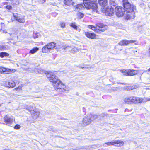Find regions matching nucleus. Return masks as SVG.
<instances>
[{
	"instance_id": "obj_27",
	"label": "nucleus",
	"mask_w": 150,
	"mask_h": 150,
	"mask_svg": "<svg viewBox=\"0 0 150 150\" xmlns=\"http://www.w3.org/2000/svg\"><path fill=\"white\" fill-rule=\"evenodd\" d=\"M134 13L131 14H127L126 18L127 19H130L134 18Z\"/></svg>"
},
{
	"instance_id": "obj_23",
	"label": "nucleus",
	"mask_w": 150,
	"mask_h": 150,
	"mask_svg": "<svg viewBox=\"0 0 150 150\" xmlns=\"http://www.w3.org/2000/svg\"><path fill=\"white\" fill-rule=\"evenodd\" d=\"M42 52L44 53H47L51 51L47 45L42 47Z\"/></svg>"
},
{
	"instance_id": "obj_40",
	"label": "nucleus",
	"mask_w": 150,
	"mask_h": 150,
	"mask_svg": "<svg viewBox=\"0 0 150 150\" xmlns=\"http://www.w3.org/2000/svg\"><path fill=\"white\" fill-rule=\"evenodd\" d=\"M33 36L35 38H38V33L34 34Z\"/></svg>"
},
{
	"instance_id": "obj_12",
	"label": "nucleus",
	"mask_w": 150,
	"mask_h": 150,
	"mask_svg": "<svg viewBox=\"0 0 150 150\" xmlns=\"http://www.w3.org/2000/svg\"><path fill=\"white\" fill-rule=\"evenodd\" d=\"M119 0H110L109 4L111 7L115 8L118 6Z\"/></svg>"
},
{
	"instance_id": "obj_18",
	"label": "nucleus",
	"mask_w": 150,
	"mask_h": 150,
	"mask_svg": "<svg viewBox=\"0 0 150 150\" xmlns=\"http://www.w3.org/2000/svg\"><path fill=\"white\" fill-rule=\"evenodd\" d=\"M5 85L6 87L13 88L15 86V83L13 81L7 82L6 83Z\"/></svg>"
},
{
	"instance_id": "obj_22",
	"label": "nucleus",
	"mask_w": 150,
	"mask_h": 150,
	"mask_svg": "<svg viewBox=\"0 0 150 150\" xmlns=\"http://www.w3.org/2000/svg\"><path fill=\"white\" fill-rule=\"evenodd\" d=\"M42 52L44 53H47L51 51L47 45L42 47Z\"/></svg>"
},
{
	"instance_id": "obj_24",
	"label": "nucleus",
	"mask_w": 150,
	"mask_h": 150,
	"mask_svg": "<svg viewBox=\"0 0 150 150\" xmlns=\"http://www.w3.org/2000/svg\"><path fill=\"white\" fill-rule=\"evenodd\" d=\"M84 6L83 4H80L77 5L75 7V8L76 10V9L77 11H79L80 10L84 8Z\"/></svg>"
},
{
	"instance_id": "obj_7",
	"label": "nucleus",
	"mask_w": 150,
	"mask_h": 150,
	"mask_svg": "<svg viewBox=\"0 0 150 150\" xmlns=\"http://www.w3.org/2000/svg\"><path fill=\"white\" fill-rule=\"evenodd\" d=\"M4 122L5 123H4V124H6L8 126H10L15 120L13 116H9L8 115H6L4 117Z\"/></svg>"
},
{
	"instance_id": "obj_31",
	"label": "nucleus",
	"mask_w": 150,
	"mask_h": 150,
	"mask_svg": "<svg viewBox=\"0 0 150 150\" xmlns=\"http://www.w3.org/2000/svg\"><path fill=\"white\" fill-rule=\"evenodd\" d=\"M33 112H34V113H33L34 116H33V114H32V115L33 117L34 116L33 118H36L37 117H38L39 115V113L38 112H35V111H33Z\"/></svg>"
},
{
	"instance_id": "obj_42",
	"label": "nucleus",
	"mask_w": 150,
	"mask_h": 150,
	"mask_svg": "<svg viewBox=\"0 0 150 150\" xmlns=\"http://www.w3.org/2000/svg\"><path fill=\"white\" fill-rule=\"evenodd\" d=\"M105 115H105V114L102 113L100 115V117H104Z\"/></svg>"
},
{
	"instance_id": "obj_45",
	"label": "nucleus",
	"mask_w": 150,
	"mask_h": 150,
	"mask_svg": "<svg viewBox=\"0 0 150 150\" xmlns=\"http://www.w3.org/2000/svg\"><path fill=\"white\" fill-rule=\"evenodd\" d=\"M119 84H123V85H126V83H119Z\"/></svg>"
},
{
	"instance_id": "obj_26",
	"label": "nucleus",
	"mask_w": 150,
	"mask_h": 150,
	"mask_svg": "<svg viewBox=\"0 0 150 150\" xmlns=\"http://www.w3.org/2000/svg\"><path fill=\"white\" fill-rule=\"evenodd\" d=\"M24 108H25L28 110L30 112H31V111L33 110V107L31 105H25L24 106ZM33 113V112H32Z\"/></svg>"
},
{
	"instance_id": "obj_49",
	"label": "nucleus",
	"mask_w": 150,
	"mask_h": 150,
	"mask_svg": "<svg viewBox=\"0 0 150 150\" xmlns=\"http://www.w3.org/2000/svg\"><path fill=\"white\" fill-rule=\"evenodd\" d=\"M148 100H150V98H148Z\"/></svg>"
},
{
	"instance_id": "obj_36",
	"label": "nucleus",
	"mask_w": 150,
	"mask_h": 150,
	"mask_svg": "<svg viewBox=\"0 0 150 150\" xmlns=\"http://www.w3.org/2000/svg\"><path fill=\"white\" fill-rule=\"evenodd\" d=\"M136 88V86L133 85L132 86H130L129 87L128 89L129 90H132Z\"/></svg>"
},
{
	"instance_id": "obj_1",
	"label": "nucleus",
	"mask_w": 150,
	"mask_h": 150,
	"mask_svg": "<svg viewBox=\"0 0 150 150\" xmlns=\"http://www.w3.org/2000/svg\"><path fill=\"white\" fill-rule=\"evenodd\" d=\"M36 71L40 74L44 73L50 81L52 83L54 88L57 91L61 92L63 91V89L64 90L65 87V85L61 82L57 77L53 74V73L47 71L45 72L39 69H37Z\"/></svg>"
},
{
	"instance_id": "obj_17",
	"label": "nucleus",
	"mask_w": 150,
	"mask_h": 150,
	"mask_svg": "<svg viewBox=\"0 0 150 150\" xmlns=\"http://www.w3.org/2000/svg\"><path fill=\"white\" fill-rule=\"evenodd\" d=\"M133 100L134 104L141 103L143 101V99L142 98L134 97Z\"/></svg>"
},
{
	"instance_id": "obj_41",
	"label": "nucleus",
	"mask_w": 150,
	"mask_h": 150,
	"mask_svg": "<svg viewBox=\"0 0 150 150\" xmlns=\"http://www.w3.org/2000/svg\"><path fill=\"white\" fill-rule=\"evenodd\" d=\"M133 52L134 53L135 55L137 54V53H139L138 51L137 50H133Z\"/></svg>"
},
{
	"instance_id": "obj_39",
	"label": "nucleus",
	"mask_w": 150,
	"mask_h": 150,
	"mask_svg": "<svg viewBox=\"0 0 150 150\" xmlns=\"http://www.w3.org/2000/svg\"><path fill=\"white\" fill-rule=\"evenodd\" d=\"M5 49L4 46L2 45H0V50H4Z\"/></svg>"
},
{
	"instance_id": "obj_38",
	"label": "nucleus",
	"mask_w": 150,
	"mask_h": 150,
	"mask_svg": "<svg viewBox=\"0 0 150 150\" xmlns=\"http://www.w3.org/2000/svg\"><path fill=\"white\" fill-rule=\"evenodd\" d=\"M6 8L10 10L11 9L12 7L10 5H7L6 6Z\"/></svg>"
},
{
	"instance_id": "obj_13",
	"label": "nucleus",
	"mask_w": 150,
	"mask_h": 150,
	"mask_svg": "<svg viewBox=\"0 0 150 150\" xmlns=\"http://www.w3.org/2000/svg\"><path fill=\"white\" fill-rule=\"evenodd\" d=\"M13 16L16 20L20 23H24L25 22V20L23 18H21L18 15L17 13H13Z\"/></svg>"
},
{
	"instance_id": "obj_51",
	"label": "nucleus",
	"mask_w": 150,
	"mask_h": 150,
	"mask_svg": "<svg viewBox=\"0 0 150 150\" xmlns=\"http://www.w3.org/2000/svg\"><path fill=\"white\" fill-rule=\"evenodd\" d=\"M15 89H17V88H16Z\"/></svg>"
},
{
	"instance_id": "obj_32",
	"label": "nucleus",
	"mask_w": 150,
	"mask_h": 150,
	"mask_svg": "<svg viewBox=\"0 0 150 150\" xmlns=\"http://www.w3.org/2000/svg\"><path fill=\"white\" fill-rule=\"evenodd\" d=\"M90 115L91 116V119H92V121L96 119L98 117V116L96 115L90 114Z\"/></svg>"
},
{
	"instance_id": "obj_33",
	"label": "nucleus",
	"mask_w": 150,
	"mask_h": 150,
	"mask_svg": "<svg viewBox=\"0 0 150 150\" xmlns=\"http://www.w3.org/2000/svg\"><path fill=\"white\" fill-rule=\"evenodd\" d=\"M77 51V49L76 48H72L71 47V50H70V52L72 53H74Z\"/></svg>"
},
{
	"instance_id": "obj_47",
	"label": "nucleus",
	"mask_w": 150,
	"mask_h": 150,
	"mask_svg": "<svg viewBox=\"0 0 150 150\" xmlns=\"http://www.w3.org/2000/svg\"><path fill=\"white\" fill-rule=\"evenodd\" d=\"M146 98V101H149V100H148V98Z\"/></svg>"
},
{
	"instance_id": "obj_6",
	"label": "nucleus",
	"mask_w": 150,
	"mask_h": 150,
	"mask_svg": "<svg viewBox=\"0 0 150 150\" xmlns=\"http://www.w3.org/2000/svg\"><path fill=\"white\" fill-rule=\"evenodd\" d=\"M122 73L124 75L132 76L136 75L137 72V70L134 69H127L123 70Z\"/></svg>"
},
{
	"instance_id": "obj_25",
	"label": "nucleus",
	"mask_w": 150,
	"mask_h": 150,
	"mask_svg": "<svg viewBox=\"0 0 150 150\" xmlns=\"http://www.w3.org/2000/svg\"><path fill=\"white\" fill-rule=\"evenodd\" d=\"M62 48L63 50H64L67 51H69L70 52V50H71V46L68 45H64L62 46Z\"/></svg>"
},
{
	"instance_id": "obj_8",
	"label": "nucleus",
	"mask_w": 150,
	"mask_h": 150,
	"mask_svg": "<svg viewBox=\"0 0 150 150\" xmlns=\"http://www.w3.org/2000/svg\"><path fill=\"white\" fill-rule=\"evenodd\" d=\"M115 10L117 16L118 17L122 16L124 14L125 10L123 8L120 6L116 7Z\"/></svg>"
},
{
	"instance_id": "obj_30",
	"label": "nucleus",
	"mask_w": 150,
	"mask_h": 150,
	"mask_svg": "<svg viewBox=\"0 0 150 150\" xmlns=\"http://www.w3.org/2000/svg\"><path fill=\"white\" fill-rule=\"evenodd\" d=\"M9 55L8 54L4 52H2L0 53V56L2 58L4 56H8Z\"/></svg>"
},
{
	"instance_id": "obj_46",
	"label": "nucleus",
	"mask_w": 150,
	"mask_h": 150,
	"mask_svg": "<svg viewBox=\"0 0 150 150\" xmlns=\"http://www.w3.org/2000/svg\"><path fill=\"white\" fill-rule=\"evenodd\" d=\"M148 71L150 72V68L148 69Z\"/></svg>"
},
{
	"instance_id": "obj_21",
	"label": "nucleus",
	"mask_w": 150,
	"mask_h": 150,
	"mask_svg": "<svg viewBox=\"0 0 150 150\" xmlns=\"http://www.w3.org/2000/svg\"><path fill=\"white\" fill-rule=\"evenodd\" d=\"M47 45L51 51L54 49L56 46V43L53 42L49 43Z\"/></svg>"
},
{
	"instance_id": "obj_44",
	"label": "nucleus",
	"mask_w": 150,
	"mask_h": 150,
	"mask_svg": "<svg viewBox=\"0 0 150 150\" xmlns=\"http://www.w3.org/2000/svg\"><path fill=\"white\" fill-rule=\"evenodd\" d=\"M149 55L150 56V48L149 49Z\"/></svg>"
},
{
	"instance_id": "obj_11",
	"label": "nucleus",
	"mask_w": 150,
	"mask_h": 150,
	"mask_svg": "<svg viewBox=\"0 0 150 150\" xmlns=\"http://www.w3.org/2000/svg\"><path fill=\"white\" fill-rule=\"evenodd\" d=\"M136 42V40H124L120 41L118 44L120 45H128L132 43Z\"/></svg>"
},
{
	"instance_id": "obj_48",
	"label": "nucleus",
	"mask_w": 150,
	"mask_h": 150,
	"mask_svg": "<svg viewBox=\"0 0 150 150\" xmlns=\"http://www.w3.org/2000/svg\"><path fill=\"white\" fill-rule=\"evenodd\" d=\"M45 2V0H44V1L42 2V3H44Z\"/></svg>"
},
{
	"instance_id": "obj_3",
	"label": "nucleus",
	"mask_w": 150,
	"mask_h": 150,
	"mask_svg": "<svg viewBox=\"0 0 150 150\" xmlns=\"http://www.w3.org/2000/svg\"><path fill=\"white\" fill-rule=\"evenodd\" d=\"M122 2L125 12L131 13L134 11L136 8L133 4L129 2L128 0H122Z\"/></svg>"
},
{
	"instance_id": "obj_50",
	"label": "nucleus",
	"mask_w": 150,
	"mask_h": 150,
	"mask_svg": "<svg viewBox=\"0 0 150 150\" xmlns=\"http://www.w3.org/2000/svg\"><path fill=\"white\" fill-rule=\"evenodd\" d=\"M4 32L6 33V31H5V30H4Z\"/></svg>"
},
{
	"instance_id": "obj_14",
	"label": "nucleus",
	"mask_w": 150,
	"mask_h": 150,
	"mask_svg": "<svg viewBox=\"0 0 150 150\" xmlns=\"http://www.w3.org/2000/svg\"><path fill=\"white\" fill-rule=\"evenodd\" d=\"M11 71L10 69L0 67V73L3 74L9 73Z\"/></svg>"
},
{
	"instance_id": "obj_20",
	"label": "nucleus",
	"mask_w": 150,
	"mask_h": 150,
	"mask_svg": "<svg viewBox=\"0 0 150 150\" xmlns=\"http://www.w3.org/2000/svg\"><path fill=\"white\" fill-rule=\"evenodd\" d=\"M64 3L65 5L70 6L74 5L75 3L72 2V0H64Z\"/></svg>"
},
{
	"instance_id": "obj_28",
	"label": "nucleus",
	"mask_w": 150,
	"mask_h": 150,
	"mask_svg": "<svg viewBox=\"0 0 150 150\" xmlns=\"http://www.w3.org/2000/svg\"><path fill=\"white\" fill-rule=\"evenodd\" d=\"M70 25L74 28L75 30H77L79 31H80V29L77 27V26L76 25L75 23H72Z\"/></svg>"
},
{
	"instance_id": "obj_34",
	"label": "nucleus",
	"mask_w": 150,
	"mask_h": 150,
	"mask_svg": "<svg viewBox=\"0 0 150 150\" xmlns=\"http://www.w3.org/2000/svg\"><path fill=\"white\" fill-rule=\"evenodd\" d=\"M78 16H79V17L81 18H83L84 16L83 14V13H82L81 12H79L78 13Z\"/></svg>"
},
{
	"instance_id": "obj_4",
	"label": "nucleus",
	"mask_w": 150,
	"mask_h": 150,
	"mask_svg": "<svg viewBox=\"0 0 150 150\" xmlns=\"http://www.w3.org/2000/svg\"><path fill=\"white\" fill-rule=\"evenodd\" d=\"M88 28L97 32V30L104 31L107 30L108 26L103 24L99 23L98 24L96 27L92 25H89L88 26Z\"/></svg>"
},
{
	"instance_id": "obj_19",
	"label": "nucleus",
	"mask_w": 150,
	"mask_h": 150,
	"mask_svg": "<svg viewBox=\"0 0 150 150\" xmlns=\"http://www.w3.org/2000/svg\"><path fill=\"white\" fill-rule=\"evenodd\" d=\"M133 99L134 97H129L125 99L124 102L127 104L133 103Z\"/></svg>"
},
{
	"instance_id": "obj_5",
	"label": "nucleus",
	"mask_w": 150,
	"mask_h": 150,
	"mask_svg": "<svg viewBox=\"0 0 150 150\" xmlns=\"http://www.w3.org/2000/svg\"><path fill=\"white\" fill-rule=\"evenodd\" d=\"M120 144L118 146H122L124 144V142L121 140H112L111 142H108L103 144V146L105 147H107L108 146L115 145V144Z\"/></svg>"
},
{
	"instance_id": "obj_9",
	"label": "nucleus",
	"mask_w": 150,
	"mask_h": 150,
	"mask_svg": "<svg viewBox=\"0 0 150 150\" xmlns=\"http://www.w3.org/2000/svg\"><path fill=\"white\" fill-rule=\"evenodd\" d=\"M114 8L108 6L104 8L105 9V14L108 16H112L114 13Z\"/></svg>"
},
{
	"instance_id": "obj_16",
	"label": "nucleus",
	"mask_w": 150,
	"mask_h": 150,
	"mask_svg": "<svg viewBox=\"0 0 150 150\" xmlns=\"http://www.w3.org/2000/svg\"><path fill=\"white\" fill-rule=\"evenodd\" d=\"M86 36L89 38L93 39L95 38L96 35L93 33H91L88 32L85 33Z\"/></svg>"
},
{
	"instance_id": "obj_29",
	"label": "nucleus",
	"mask_w": 150,
	"mask_h": 150,
	"mask_svg": "<svg viewBox=\"0 0 150 150\" xmlns=\"http://www.w3.org/2000/svg\"><path fill=\"white\" fill-rule=\"evenodd\" d=\"M39 50V48L37 47H35L30 51V53L31 54H34Z\"/></svg>"
},
{
	"instance_id": "obj_15",
	"label": "nucleus",
	"mask_w": 150,
	"mask_h": 150,
	"mask_svg": "<svg viewBox=\"0 0 150 150\" xmlns=\"http://www.w3.org/2000/svg\"><path fill=\"white\" fill-rule=\"evenodd\" d=\"M98 2L99 5L103 7V8L106 7L108 4L107 0H98Z\"/></svg>"
},
{
	"instance_id": "obj_35",
	"label": "nucleus",
	"mask_w": 150,
	"mask_h": 150,
	"mask_svg": "<svg viewBox=\"0 0 150 150\" xmlns=\"http://www.w3.org/2000/svg\"><path fill=\"white\" fill-rule=\"evenodd\" d=\"M60 25L61 27L64 28L65 27V23L64 22H61L60 23Z\"/></svg>"
},
{
	"instance_id": "obj_10",
	"label": "nucleus",
	"mask_w": 150,
	"mask_h": 150,
	"mask_svg": "<svg viewBox=\"0 0 150 150\" xmlns=\"http://www.w3.org/2000/svg\"><path fill=\"white\" fill-rule=\"evenodd\" d=\"M83 122L85 125H88L92 122V119H91L90 115H86L83 119Z\"/></svg>"
},
{
	"instance_id": "obj_2",
	"label": "nucleus",
	"mask_w": 150,
	"mask_h": 150,
	"mask_svg": "<svg viewBox=\"0 0 150 150\" xmlns=\"http://www.w3.org/2000/svg\"><path fill=\"white\" fill-rule=\"evenodd\" d=\"M83 4L85 7L88 9L91 8L96 10L98 7L97 2L95 1L84 0Z\"/></svg>"
},
{
	"instance_id": "obj_43",
	"label": "nucleus",
	"mask_w": 150,
	"mask_h": 150,
	"mask_svg": "<svg viewBox=\"0 0 150 150\" xmlns=\"http://www.w3.org/2000/svg\"><path fill=\"white\" fill-rule=\"evenodd\" d=\"M49 4L50 5H52L53 6H56V3H49Z\"/></svg>"
},
{
	"instance_id": "obj_52",
	"label": "nucleus",
	"mask_w": 150,
	"mask_h": 150,
	"mask_svg": "<svg viewBox=\"0 0 150 150\" xmlns=\"http://www.w3.org/2000/svg\"><path fill=\"white\" fill-rule=\"evenodd\" d=\"M10 35H11V34H10Z\"/></svg>"
},
{
	"instance_id": "obj_37",
	"label": "nucleus",
	"mask_w": 150,
	"mask_h": 150,
	"mask_svg": "<svg viewBox=\"0 0 150 150\" xmlns=\"http://www.w3.org/2000/svg\"><path fill=\"white\" fill-rule=\"evenodd\" d=\"M20 127H21L19 125H18V124H16L14 128L15 129H19L20 128Z\"/></svg>"
}]
</instances>
